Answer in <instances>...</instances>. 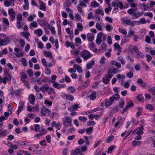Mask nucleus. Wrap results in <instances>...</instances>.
<instances>
[{
    "instance_id": "obj_9",
    "label": "nucleus",
    "mask_w": 155,
    "mask_h": 155,
    "mask_svg": "<svg viewBox=\"0 0 155 155\" xmlns=\"http://www.w3.org/2000/svg\"><path fill=\"white\" fill-rule=\"evenodd\" d=\"M89 82V81L88 80H87L84 82L83 84L81 85L79 87L78 89L81 90L85 89L86 88L88 87Z\"/></svg>"
},
{
    "instance_id": "obj_64",
    "label": "nucleus",
    "mask_w": 155,
    "mask_h": 155,
    "mask_svg": "<svg viewBox=\"0 0 155 155\" xmlns=\"http://www.w3.org/2000/svg\"><path fill=\"white\" fill-rule=\"evenodd\" d=\"M106 20L110 23L113 22V19L112 18L109 17L107 16L105 18Z\"/></svg>"
},
{
    "instance_id": "obj_8",
    "label": "nucleus",
    "mask_w": 155,
    "mask_h": 155,
    "mask_svg": "<svg viewBox=\"0 0 155 155\" xmlns=\"http://www.w3.org/2000/svg\"><path fill=\"white\" fill-rule=\"evenodd\" d=\"M113 103V100L112 97H110L109 100L106 99L105 100V105L106 107H108L111 106Z\"/></svg>"
},
{
    "instance_id": "obj_37",
    "label": "nucleus",
    "mask_w": 155,
    "mask_h": 155,
    "mask_svg": "<svg viewBox=\"0 0 155 155\" xmlns=\"http://www.w3.org/2000/svg\"><path fill=\"white\" fill-rule=\"evenodd\" d=\"M140 7L141 10L144 11L147 10V6L146 5L144 4H140Z\"/></svg>"
},
{
    "instance_id": "obj_25",
    "label": "nucleus",
    "mask_w": 155,
    "mask_h": 155,
    "mask_svg": "<svg viewBox=\"0 0 155 155\" xmlns=\"http://www.w3.org/2000/svg\"><path fill=\"white\" fill-rule=\"evenodd\" d=\"M90 99L92 101L94 100L96 98V93L93 91L89 96Z\"/></svg>"
},
{
    "instance_id": "obj_12",
    "label": "nucleus",
    "mask_w": 155,
    "mask_h": 155,
    "mask_svg": "<svg viewBox=\"0 0 155 155\" xmlns=\"http://www.w3.org/2000/svg\"><path fill=\"white\" fill-rule=\"evenodd\" d=\"M38 27V25L36 21H33L29 24V28L33 30Z\"/></svg>"
},
{
    "instance_id": "obj_61",
    "label": "nucleus",
    "mask_w": 155,
    "mask_h": 155,
    "mask_svg": "<svg viewBox=\"0 0 155 155\" xmlns=\"http://www.w3.org/2000/svg\"><path fill=\"white\" fill-rule=\"evenodd\" d=\"M120 72V71L116 68H114L112 70V72L114 74H117Z\"/></svg>"
},
{
    "instance_id": "obj_60",
    "label": "nucleus",
    "mask_w": 155,
    "mask_h": 155,
    "mask_svg": "<svg viewBox=\"0 0 155 155\" xmlns=\"http://www.w3.org/2000/svg\"><path fill=\"white\" fill-rule=\"evenodd\" d=\"M13 107L9 104L8 106V111L9 112L10 114H12V112Z\"/></svg>"
},
{
    "instance_id": "obj_40",
    "label": "nucleus",
    "mask_w": 155,
    "mask_h": 155,
    "mask_svg": "<svg viewBox=\"0 0 155 155\" xmlns=\"http://www.w3.org/2000/svg\"><path fill=\"white\" fill-rule=\"evenodd\" d=\"M129 49L128 50H129V51H130V52H131V54H134V52L132 51V50H134L137 53V52L139 51H138V48L137 47H136V46H135L133 48L131 49Z\"/></svg>"
},
{
    "instance_id": "obj_13",
    "label": "nucleus",
    "mask_w": 155,
    "mask_h": 155,
    "mask_svg": "<svg viewBox=\"0 0 155 155\" xmlns=\"http://www.w3.org/2000/svg\"><path fill=\"white\" fill-rule=\"evenodd\" d=\"M68 2L69 1L67 0L66 2H65L64 3V7H66L65 9V10L66 12H69V13L73 12L72 10L70 8L67 7L70 5V4L68 3Z\"/></svg>"
},
{
    "instance_id": "obj_49",
    "label": "nucleus",
    "mask_w": 155,
    "mask_h": 155,
    "mask_svg": "<svg viewBox=\"0 0 155 155\" xmlns=\"http://www.w3.org/2000/svg\"><path fill=\"white\" fill-rule=\"evenodd\" d=\"M114 138V136H110L106 140V142L107 143H109L113 140Z\"/></svg>"
},
{
    "instance_id": "obj_43",
    "label": "nucleus",
    "mask_w": 155,
    "mask_h": 155,
    "mask_svg": "<svg viewBox=\"0 0 155 155\" xmlns=\"http://www.w3.org/2000/svg\"><path fill=\"white\" fill-rule=\"evenodd\" d=\"M78 119L80 121L83 122H85L87 120V118L85 117H79Z\"/></svg>"
},
{
    "instance_id": "obj_6",
    "label": "nucleus",
    "mask_w": 155,
    "mask_h": 155,
    "mask_svg": "<svg viewBox=\"0 0 155 155\" xmlns=\"http://www.w3.org/2000/svg\"><path fill=\"white\" fill-rule=\"evenodd\" d=\"M8 13L10 17V21H13L15 19V13L13 8L8 10Z\"/></svg>"
},
{
    "instance_id": "obj_20",
    "label": "nucleus",
    "mask_w": 155,
    "mask_h": 155,
    "mask_svg": "<svg viewBox=\"0 0 155 155\" xmlns=\"http://www.w3.org/2000/svg\"><path fill=\"white\" fill-rule=\"evenodd\" d=\"M28 99L30 103L33 105H34L35 101V98L34 95H30L28 97Z\"/></svg>"
},
{
    "instance_id": "obj_46",
    "label": "nucleus",
    "mask_w": 155,
    "mask_h": 155,
    "mask_svg": "<svg viewBox=\"0 0 155 155\" xmlns=\"http://www.w3.org/2000/svg\"><path fill=\"white\" fill-rule=\"evenodd\" d=\"M8 78H7L6 77H5L4 78L2 79V81L3 83L4 84H5L6 83V80H8V81H10L11 80V77H8Z\"/></svg>"
},
{
    "instance_id": "obj_32",
    "label": "nucleus",
    "mask_w": 155,
    "mask_h": 155,
    "mask_svg": "<svg viewBox=\"0 0 155 155\" xmlns=\"http://www.w3.org/2000/svg\"><path fill=\"white\" fill-rule=\"evenodd\" d=\"M3 23L7 26V27H6L7 28H9V23L7 18H3Z\"/></svg>"
},
{
    "instance_id": "obj_57",
    "label": "nucleus",
    "mask_w": 155,
    "mask_h": 155,
    "mask_svg": "<svg viewBox=\"0 0 155 155\" xmlns=\"http://www.w3.org/2000/svg\"><path fill=\"white\" fill-rule=\"evenodd\" d=\"M118 59L121 61V63L123 65H124L125 64V61L122 57H118Z\"/></svg>"
},
{
    "instance_id": "obj_45",
    "label": "nucleus",
    "mask_w": 155,
    "mask_h": 155,
    "mask_svg": "<svg viewBox=\"0 0 155 155\" xmlns=\"http://www.w3.org/2000/svg\"><path fill=\"white\" fill-rule=\"evenodd\" d=\"M112 97L113 98L114 101V99L116 100H119L120 98V97L119 95L118 94H116L113 95L112 97Z\"/></svg>"
},
{
    "instance_id": "obj_10",
    "label": "nucleus",
    "mask_w": 155,
    "mask_h": 155,
    "mask_svg": "<svg viewBox=\"0 0 155 155\" xmlns=\"http://www.w3.org/2000/svg\"><path fill=\"white\" fill-rule=\"evenodd\" d=\"M37 21L38 24L41 26L49 25L48 22L46 20L39 19H38Z\"/></svg>"
},
{
    "instance_id": "obj_3",
    "label": "nucleus",
    "mask_w": 155,
    "mask_h": 155,
    "mask_svg": "<svg viewBox=\"0 0 155 155\" xmlns=\"http://www.w3.org/2000/svg\"><path fill=\"white\" fill-rule=\"evenodd\" d=\"M42 91L43 92H47V93L51 94L52 93H55L54 89L50 87L48 84H44L41 86Z\"/></svg>"
},
{
    "instance_id": "obj_38",
    "label": "nucleus",
    "mask_w": 155,
    "mask_h": 155,
    "mask_svg": "<svg viewBox=\"0 0 155 155\" xmlns=\"http://www.w3.org/2000/svg\"><path fill=\"white\" fill-rule=\"evenodd\" d=\"M68 90L69 91V92L71 94H73L75 91V89L72 86H70L68 87Z\"/></svg>"
},
{
    "instance_id": "obj_55",
    "label": "nucleus",
    "mask_w": 155,
    "mask_h": 155,
    "mask_svg": "<svg viewBox=\"0 0 155 155\" xmlns=\"http://www.w3.org/2000/svg\"><path fill=\"white\" fill-rule=\"evenodd\" d=\"M34 88L35 90L37 92H39L40 91H42V88H41V87L39 88L38 85H35L34 86Z\"/></svg>"
},
{
    "instance_id": "obj_50",
    "label": "nucleus",
    "mask_w": 155,
    "mask_h": 155,
    "mask_svg": "<svg viewBox=\"0 0 155 155\" xmlns=\"http://www.w3.org/2000/svg\"><path fill=\"white\" fill-rule=\"evenodd\" d=\"M119 31L120 32L122 33L125 35H126L127 34V31L125 29H123L120 28H119Z\"/></svg>"
},
{
    "instance_id": "obj_41",
    "label": "nucleus",
    "mask_w": 155,
    "mask_h": 155,
    "mask_svg": "<svg viewBox=\"0 0 155 155\" xmlns=\"http://www.w3.org/2000/svg\"><path fill=\"white\" fill-rule=\"evenodd\" d=\"M143 130V128L142 125H141V127L139 128V130L138 131L136 134L138 135H140V134H142L143 133V132L142 131Z\"/></svg>"
},
{
    "instance_id": "obj_56",
    "label": "nucleus",
    "mask_w": 155,
    "mask_h": 155,
    "mask_svg": "<svg viewBox=\"0 0 155 155\" xmlns=\"http://www.w3.org/2000/svg\"><path fill=\"white\" fill-rule=\"evenodd\" d=\"M146 108L149 110H154V108L153 105L151 104H148L146 106Z\"/></svg>"
},
{
    "instance_id": "obj_42",
    "label": "nucleus",
    "mask_w": 155,
    "mask_h": 155,
    "mask_svg": "<svg viewBox=\"0 0 155 155\" xmlns=\"http://www.w3.org/2000/svg\"><path fill=\"white\" fill-rule=\"evenodd\" d=\"M77 27L79 30L81 31L83 29V26L82 24L80 23H78L77 24Z\"/></svg>"
},
{
    "instance_id": "obj_59",
    "label": "nucleus",
    "mask_w": 155,
    "mask_h": 155,
    "mask_svg": "<svg viewBox=\"0 0 155 155\" xmlns=\"http://www.w3.org/2000/svg\"><path fill=\"white\" fill-rule=\"evenodd\" d=\"M114 147L113 146H110L108 148L107 153H111L112 152V150L114 149Z\"/></svg>"
},
{
    "instance_id": "obj_4",
    "label": "nucleus",
    "mask_w": 155,
    "mask_h": 155,
    "mask_svg": "<svg viewBox=\"0 0 155 155\" xmlns=\"http://www.w3.org/2000/svg\"><path fill=\"white\" fill-rule=\"evenodd\" d=\"M82 57L85 60H87L93 56V54L86 50H84L82 51L81 54Z\"/></svg>"
},
{
    "instance_id": "obj_27",
    "label": "nucleus",
    "mask_w": 155,
    "mask_h": 155,
    "mask_svg": "<svg viewBox=\"0 0 155 155\" xmlns=\"http://www.w3.org/2000/svg\"><path fill=\"white\" fill-rule=\"evenodd\" d=\"M137 21L138 23H136L135 24L140 25V24H145L146 23V20L144 18H140L139 21Z\"/></svg>"
},
{
    "instance_id": "obj_15",
    "label": "nucleus",
    "mask_w": 155,
    "mask_h": 155,
    "mask_svg": "<svg viewBox=\"0 0 155 155\" xmlns=\"http://www.w3.org/2000/svg\"><path fill=\"white\" fill-rule=\"evenodd\" d=\"M43 32V31L42 30L41 28L36 29L34 31V34L38 37L41 36L42 35Z\"/></svg>"
},
{
    "instance_id": "obj_58",
    "label": "nucleus",
    "mask_w": 155,
    "mask_h": 155,
    "mask_svg": "<svg viewBox=\"0 0 155 155\" xmlns=\"http://www.w3.org/2000/svg\"><path fill=\"white\" fill-rule=\"evenodd\" d=\"M149 91L151 94L155 95V87L151 88Z\"/></svg>"
},
{
    "instance_id": "obj_29",
    "label": "nucleus",
    "mask_w": 155,
    "mask_h": 155,
    "mask_svg": "<svg viewBox=\"0 0 155 155\" xmlns=\"http://www.w3.org/2000/svg\"><path fill=\"white\" fill-rule=\"evenodd\" d=\"M21 35L23 37L26 38H29V37L30 35V34L28 31L24 32L21 33Z\"/></svg>"
},
{
    "instance_id": "obj_39",
    "label": "nucleus",
    "mask_w": 155,
    "mask_h": 155,
    "mask_svg": "<svg viewBox=\"0 0 155 155\" xmlns=\"http://www.w3.org/2000/svg\"><path fill=\"white\" fill-rule=\"evenodd\" d=\"M114 46L115 48L117 49L118 51L120 52L121 51L120 47L118 43H115L114 44Z\"/></svg>"
},
{
    "instance_id": "obj_31",
    "label": "nucleus",
    "mask_w": 155,
    "mask_h": 155,
    "mask_svg": "<svg viewBox=\"0 0 155 155\" xmlns=\"http://www.w3.org/2000/svg\"><path fill=\"white\" fill-rule=\"evenodd\" d=\"M137 99L138 101L139 102H143L144 98L142 94H139L137 96Z\"/></svg>"
},
{
    "instance_id": "obj_26",
    "label": "nucleus",
    "mask_w": 155,
    "mask_h": 155,
    "mask_svg": "<svg viewBox=\"0 0 155 155\" xmlns=\"http://www.w3.org/2000/svg\"><path fill=\"white\" fill-rule=\"evenodd\" d=\"M36 15L35 14H31L28 18V21H33L34 19V18L36 17Z\"/></svg>"
},
{
    "instance_id": "obj_17",
    "label": "nucleus",
    "mask_w": 155,
    "mask_h": 155,
    "mask_svg": "<svg viewBox=\"0 0 155 155\" xmlns=\"http://www.w3.org/2000/svg\"><path fill=\"white\" fill-rule=\"evenodd\" d=\"M128 36L130 38H131L132 36H134L135 38H137V36L135 35V32L131 29H130L128 31Z\"/></svg>"
},
{
    "instance_id": "obj_11",
    "label": "nucleus",
    "mask_w": 155,
    "mask_h": 155,
    "mask_svg": "<svg viewBox=\"0 0 155 155\" xmlns=\"http://www.w3.org/2000/svg\"><path fill=\"white\" fill-rule=\"evenodd\" d=\"M95 12L96 14L97 15L100 14L103 16L104 14V12L101 7H99L97 9H96L95 10Z\"/></svg>"
},
{
    "instance_id": "obj_14",
    "label": "nucleus",
    "mask_w": 155,
    "mask_h": 155,
    "mask_svg": "<svg viewBox=\"0 0 155 155\" xmlns=\"http://www.w3.org/2000/svg\"><path fill=\"white\" fill-rule=\"evenodd\" d=\"M111 78V76L109 77L107 75L106 77L103 78L102 79V82L104 84H108L109 83L110 79Z\"/></svg>"
},
{
    "instance_id": "obj_28",
    "label": "nucleus",
    "mask_w": 155,
    "mask_h": 155,
    "mask_svg": "<svg viewBox=\"0 0 155 155\" xmlns=\"http://www.w3.org/2000/svg\"><path fill=\"white\" fill-rule=\"evenodd\" d=\"M39 9L40 10L44 11H46V7L43 2H41V3L39 7Z\"/></svg>"
},
{
    "instance_id": "obj_16",
    "label": "nucleus",
    "mask_w": 155,
    "mask_h": 155,
    "mask_svg": "<svg viewBox=\"0 0 155 155\" xmlns=\"http://www.w3.org/2000/svg\"><path fill=\"white\" fill-rule=\"evenodd\" d=\"M9 41L8 39H0V46L7 45Z\"/></svg>"
},
{
    "instance_id": "obj_30",
    "label": "nucleus",
    "mask_w": 155,
    "mask_h": 155,
    "mask_svg": "<svg viewBox=\"0 0 155 155\" xmlns=\"http://www.w3.org/2000/svg\"><path fill=\"white\" fill-rule=\"evenodd\" d=\"M93 128L92 127H90L85 130V131L88 134H91L92 132Z\"/></svg>"
},
{
    "instance_id": "obj_22",
    "label": "nucleus",
    "mask_w": 155,
    "mask_h": 155,
    "mask_svg": "<svg viewBox=\"0 0 155 155\" xmlns=\"http://www.w3.org/2000/svg\"><path fill=\"white\" fill-rule=\"evenodd\" d=\"M48 27L49 29L51 31V34L53 35H55L56 32L54 27L50 25Z\"/></svg>"
},
{
    "instance_id": "obj_36",
    "label": "nucleus",
    "mask_w": 155,
    "mask_h": 155,
    "mask_svg": "<svg viewBox=\"0 0 155 155\" xmlns=\"http://www.w3.org/2000/svg\"><path fill=\"white\" fill-rule=\"evenodd\" d=\"M116 77L118 80H121V81H122L125 78V76L124 75H121L120 74H118L116 75Z\"/></svg>"
},
{
    "instance_id": "obj_2",
    "label": "nucleus",
    "mask_w": 155,
    "mask_h": 155,
    "mask_svg": "<svg viewBox=\"0 0 155 155\" xmlns=\"http://www.w3.org/2000/svg\"><path fill=\"white\" fill-rule=\"evenodd\" d=\"M120 21L122 24L130 25L132 27H134L136 23H138L137 21H131L130 19H127L123 17L121 18Z\"/></svg>"
},
{
    "instance_id": "obj_7",
    "label": "nucleus",
    "mask_w": 155,
    "mask_h": 155,
    "mask_svg": "<svg viewBox=\"0 0 155 155\" xmlns=\"http://www.w3.org/2000/svg\"><path fill=\"white\" fill-rule=\"evenodd\" d=\"M51 110L46 107L43 106L41 109V113L43 116H46L47 114H50Z\"/></svg>"
},
{
    "instance_id": "obj_63",
    "label": "nucleus",
    "mask_w": 155,
    "mask_h": 155,
    "mask_svg": "<svg viewBox=\"0 0 155 155\" xmlns=\"http://www.w3.org/2000/svg\"><path fill=\"white\" fill-rule=\"evenodd\" d=\"M96 124V122L94 121H89L87 123V126L94 125Z\"/></svg>"
},
{
    "instance_id": "obj_1",
    "label": "nucleus",
    "mask_w": 155,
    "mask_h": 155,
    "mask_svg": "<svg viewBox=\"0 0 155 155\" xmlns=\"http://www.w3.org/2000/svg\"><path fill=\"white\" fill-rule=\"evenodd\" d=\"M130 6L132 8H135V9L130 8L128 9L127 11V13L132 16L133 19H137L143 15V12H137V4L134 3H132L130 4Z\"/></svg>"
},
{
    "instance_id": "obj_33",
    "label": "nucleus",
    "mask_w": 155,
    "mask_h": 155,
    "mask_svg": "<svg viewBox=\"0 0 155 155\" xmlns=\"http://www.w3.org/2000/svg\"><path fill=\"white\" fill-rule=\"evenodd\" d=\"M8 133L7 130H3L1 131V130L0 129V134L3 137L7 135Z\"/></svg>"
},
{
    "instance_id": "obj_35",
    "label": "nucleus",
    "mask_w": 155,
    "mask_h": 155,
    "mask_svg": "<svg viewBox=\"0 0 155 155\" xmlns=\"http://www.w3.org/2000/svg\"><path fill=\"white\" fill-rule=\"evenodd\" d=\"M66 98L68 100L72 101L74 99V97L71 94H67L66 95Z\"/></svg>"
},
{
    "instance_id": "obj_23",
    "label": "nucleus",
    "mask_w": 155,
    "mask_h": 155,
    "mask_svg": "<svg viewBox=\"0 0 155 155\" xmlns=\"http://www.w3.org/2000/svg\"><path fill=\"white\" fill-rule=\"evenodd\" d=\"M44 54L46 57H50V58L52 59V61L53 60V56L51 52H47L46 51H44Z\"/></svg>"
},
{
    "instance_id": "obj_47",
    "label": "nucleus",
    "mask_w": 155,
    "mask_h": 155,
    "mask_svg": "<svg viewBox=\"0 0 155 155\" xmlns=\"http://www.w3.org/2000/svg\"><path fill=\"white\" fill-rule=\"evenodd\" d=\"M21 62L24 66H26L28 65L27 61L25 58H21Z\"/></svg>"
},
{
    "instance_id": "obj_54",
    "label": "nucleus",
    "mask_w": 155,
    "mask_h": 155,
    "mask_svg": "<svg viewBox=\"0 0 155 155\" xmlns=\"http://www.w3.org/2000/svg\"><path fill=\"white\" fill-rule=\"evenodd\" d=\"M111 10L112 8L110 6V5H108V8L105 9L104 11L106 13L108 14L111 11Z\"/></svg>"
},
{
    "instance_id": "obj_62",
    "label": "nucleus",
    "mask_w": 155,
    "mask_h": 155,
    "mask_svg": "<svg viewBox=\"0 0 155 155\" xmlns=\"http://www.w3.org/2000/svg\"><path fill=\"white\" fill-rule=\"evenodd\" d=\"M96 28L99 30V31H102V27L101 26V25L98 23H96Z\"/></svg>"
},
{
    "instance_id": "obj_44",
    "label": "nucleus",
    "mask_w": 155,
    "mask_h": 155,
    "mask_svg": "<svg viewBox=\"0 0 155 155\" xmlns=\"http://www.w3.org/2000/svg\"><path fill=\"white\" fill-rule=\"evenodd\" d=\"M144 15L145 16L149 17L150 18H152L153 17V14L150 12H145L144 13Z\"/></svg>"
},
{
    "instance_id": "obj_48",
    "label": "nucleus",
    "mask_w": 155,
    "mask_h": 155,
    "mask_svg": "<svg viewBox=\"0 0 155 155\" xmlns=\"http://www.w3.org/2000/svg\"><path fill=\"white\" fill-rule=\"evenodd\" d=\"M27 73L30 78L33 76L32 70L31 69H29L28 70Z\"/></svg>"
},
{
    "instance_id": "obj_5",
    "label": "nucleus",
    "mask_w": 155,
    "mask_h": 155,
    "mask_svg": "<svg viewBox=\"0 0 155 155\" xmlns=\"http://www.w3.org/2000/svg\"><path fill=\"white\" fill-rule=\"evenodd\" d=\"M51 82L53 83V86L57 89H60L64 88L66 85L65 84H58V82L54 81H51Z\"/></svg>"
},
{
    "instance_id": "obj_24",
    "label": "nucleus",
    "mask_w": 155,
    "mask_h": 155,
    "mask_svg": "<svg viewBox=\"0 0 155 155\" xmlns=\"http://www.w3.org/2000/svg\"><path fill=\"white\" fill-rule=\"evenodd\" d=\"M91 5L92 8H94L99 7L100 4L96 1L94 0L91 2Z\"/></svg>"
},
{
    "instance_id": "obj_34",
    "label": "nucleus",
    "mask_w": 155,
    "mask_h": 155,
    "mask_svg": "<svg viewBox=\"0 0 155 155\" xmlns=\"http://www.w3.org/2000/svg\"><path fill=\"white\" fill-rule=\"evenodd\" d=\"M105 28L107 31H110L113 30V27L110 25L107 24L106 25Z\"/></svg>"
},
{
    "instance_id": "obj_52",
    "label": "nucleus",
    "mask_w": 155,
    "mask_h": 155,
    "mask_svg": "<svg viewBox=\"0 0 155 155\" xmlns=\"http://www.w3.org/2000/svg\"><path fill=\"white\" fill-rule=\"evenodd\" d=\"M17 21H22V15L21 13L18 14L17 17Z\"/></svg>"
},
{
    "instance_id": "obj_51",
    "label": "nucleus",
    "mask_w": 155,
    "mask_h": 155,
    "mask_svg": "<svg viewBox=\"0 0 155 155\" xmlns=\"http://www.w3.org/2000/svg\"><path fill=\"white\" fill-rule=\"evenodd\" d=\"M75 18L77 20H78L80 22H82L83 21L81 16L78 13H77L75 15Z\"/></svg>"
},
{
    "instance_id": "obj_18",
    "label": "nucleus",
    "mask_w": 155,
    "mask_h": 155,
    "mask_svg": "<svg viewBox=\"0 0 155 155\" xmlns=\"http://www.w3.org/2000/svg\"><path fill=\"white\" fill-rule=\"evenodd\" d=\"M137 83L139 84H140L141 87H145L146 85V84L143 80L140 78L138 79L137 81Z\"/></svg>"
},
{
    "instance_id": "obj_21",
    "label": "nucleus",
    "mask_w": 155,
    "mask_h": 155,
    "mask_svg": "<svg viewBox=\"0 0 155 155\" xmlns=\"http://www.w3.org/2000/svg\"><path fill=\"white\" fill-rule=\"evenodd\" d=\"M94 65V59L92 60L91 63H88L86 65V68L87 69H90L92 68L93 66Z\"/></svg>"
},
{
    "instance_id": "obj_19",
    "label": "nucleus",
    "mask_w": 155,
    "mask_h": 155,
    "mask_svg": "<svg viewBox=\"0 0 155 155\" xmlns=\"http://www.w3.org/2000/svg\"><path fill=\"white\" fill-rule=\"evenodd\" d=\"M72 119L69 117L66 116L63 119V122L64 123H69L71 125Z\"/></svg>"
},
{
    "instance_id": "obj_53",
    "label": "nucleus",
    "mask_w": 155,
    "mask_h": 155,
    "mask_svg": "<svg viewBox=\"0 0 155 155\" xmlns=\"http://www.w3.org/2000/svg\"><path fill=\"white\" fill-rule=\"evenodd\" d=\"M34 126L35 130L36 132H38L40 130V127L39 124H35Z\"/></svg>"
}]
</instances>
